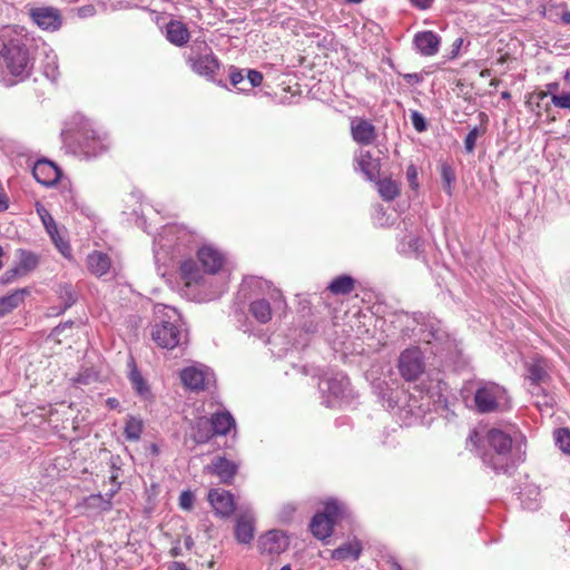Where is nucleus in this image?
I'll return each instance as SVG.
<instances>
[{
    "instance_id": "f257e3e1",
    "label": "nucleus",
    "mask_w": 570,
    "mask_h": 570,
    "mask_svg": "<svg viewBox=\"0 0 570 570\" xmlns=\"http://www.w3.org/2000/svg\"><path fill=\"white\" fill-rule=\"evenodd\" d=\"M483 464L497 474H510L525 461L527 440L522 434L511 436L500 429H490L483 438L470 436Z\"/></svg>"
},
{
    "instance_id": "f03ea898",
    "label": "nucleus",
    "mask_w": 570,
    "mask_h": 570,
    "mask_svg": "<svg viewBox=\"0 0 570 570\" xmlns=\"http://www.w3.org/2000/svg\"><path fill=\"white\" fill-rule=\"evenodd\" d=\"M31 39L21 32L9 30L2 36L0 57L10 75L23 80L28 78L33 68L29 43Z\"/></svg>"
},
{
    "instance_id": "7ed1b4c3",
    "label": "nucleus",
    "mask_w": 570,
    "mask_h": 570,
    "mask_svg": "<svg viewBox=\"0 0 570 570\" xmlns=\"http://www.w3.org/2000/svg\"><path fill=\"white\" fill-rule=\"evenodd\" d=\"M155 315L151 338L159 347L173 350L187 343V330L176 308L161 306Z\"/></svg>"
},
{
    "instance_id": "20e7f679",
    "label": "nucleus",
    "mask_w": 570,
    "mask_h": 570,
    "mask_svg": "<svg viewBox=\"0 0 570 570\" xmlns=\"http://www.w3.org/2000/svg\"><path fill=\"white\" fill-rule=\"evenodd\" d=\"M186 63L198 76L214 81L220 68V61L212 47L202 38H196L184 55Z\"/></svg>"
},
{
    "instance_id": "39448f33",
    "label": "nucleus",
    "mask_w": 570,
    "mask_h": 570,
    "mask_svg": "<svg viewBox=\"0 0 570 570\" xmlns=\"http://www.w3.org/2000/svg\"><path fill=\"white\" fill-rule=\"evenodd\" d=\"M474 391V406L478 413L503 412L510 409V396L504 386L492 381H478Z\"/></svg>"
},
{
    "instance_id": "423d86ee",
    "label": "nucleus",
    "mask_w": 570,
    "mask_h": 570,
    "mask_svg": "<svg viewBox=\"0 0 570 570\" xmlns=\"http://www.w3.org/2000/svg\"><path fill=\"white\" fill-rule=\"evenodd\" d=\"M320 389L322 393H327L324 403L328 407L350 403L354 397L350 380L343 373H336L332 377L322 381Z\"/></svg>"
},
{
    "instance_id": "0eeeda50",
    "label": "nucleus",
    "mask_w": 570,
    "mask_h": 570,
    "mask_svg": "<svg viewBox=\"0 0 570 570\" xmlns=\"http://www.w3.org/2000/svg\"><path fill=\"white\" fill-rule=\"evenodd\" d=\"M399 371L406 381H415L424 371L423 354L419 348H407L399 357Z\"/></svg>"
},
{
    "instance_id": "6e6552de",
    "label": "nucleus",
    "mask_w": 570,
    "mask_h": 570,
    "mask_svg": "<svg viewBox=\"0 0 570 570\" xmlns=\"http://www.w3.org/2000/svg\"><path fill=\"white\" fill-rule=\"evenodd\" d=\"M180 380L190 391H204L214 382V374L206 366H188L180 372Z\"/></svg>"
},
{
    "instance_id": "1a4fd4ad",
    "label": "nucleus",
    "mask_w": 570,
    "mask_h": 570,
    "mask_svg": "<svg viewBox=\"0 0 570 570\" xmlns=\"http://www.w3.org/2000/svg\"><path fill=\"white\" fill-rule=\"evenodd\" d=\"M31 21L42 30L56 31L62 24L60 11L53 7H33L28 10Z\"/></svg>"
},
{
    "instance_id": "9d476101",
    "label": "nucleus",
    "mask_w": 570,
    "mask_h": 570,
    "mask_svg": "<svg viewBox=\"0 0 570 570\" xmlns=\"http://www.w3.org/2000/svg\"><path fill=\"white\" fill-rule=\"evenodd\" d=\"M239 464L237 462L218 455L204 468V471L208 474L216 475L222 483L230 484L237 474Z\"/></svg>"
},
{
    "instance_id": "9b49d317",
    "label": "nucleus",
    "mask_w": 570,
    "mask_h": 570,
    "mask_svg": "<svg viewBox=\"0 0 570 570\" xmlns=\"http://www.w3.org/2000/svg\"><path fill=\"white\" fill-rule=\"evenodd\" d=\"M287 535L281 530H269L258 539L261 553L281 554L288 548Z\"/></svg>"
},
{
    "instance_id": "f8f14e48",
    "label": "nucleus",
    "mask_w": 570,
    "mask_h": 570,
    "mask_svg": "<svg viewBox=\"0 0 570 570\" xmlns=\"http://www.w3.org/2000/svg\"><path fill=\"white\" fill-rule=\"evenodd\" d=\"M197 258L203 271L207 274L218 273L225 263L224 254L210 245L200 247L197 252Z\"/></svg>"
},
{
    "instance_id": "ddd939ff",
    "label": "nucleus",
    "mask_w": 570,
    "mask_h": 570,
    "mask_svg": "<svg viewBox=\"0 0 570 570\" xmlns=\"http://www.w3.org/2000/svg\"><path fill=\"white\" fill-rule=\"evenodd\" d=\"M208 501L215 512L224 518L230 517L236 509L234 495L226 490L212 489L208 492Z\"/></svg>"
},
{
    "instance_id": "4468645a",
    "label": "nucleus",
    "mask_w": 570,
    "mask_h": 570,
    "mask_svg": "<svg viewBox=\"0 0 570 570\" xmlns=\"http://www.w3.org/2000/svg\"><path fill=\"white\" fill-rule=\"evenodd\" d=\"M35 179L43 186H53L61 177L60 168L52 161L40 159L32 168Z\"/></svg>"
},
{
    "instance_id": "2eb2a0df",
    "label": "nucleus",
    "mask_w": 570,
    "mask_h": 570,
    "mask_svg": "<svg viewBox=\"0 0 570 570\" xmlns=\"http://www.w3.org/2000/svg\"><path fill=\"white\" fill-rule=\"evenodd\" d=\"M351 135L355 142L368 146L376 139L375 126L363 118H353L351 120Z\"/></svg>"
},
{
    "instance_id": "dca6fc26",
    "label": "nucleus",
    "mask_w": 570,
    "mask_h": 570,
    "mask_svg": "<svg viewBox=\"0 0 570 570\" xmlns=\"http://www.w3.org/2000/svg\"><path fill=\"white\" fill-rule=\"evenodd\" d=\"M441 38L435 32L420 31L413 38V45L422 56L431 57L438 53Z\"/></svg>"
},
{
    "instance_id": "f3484780",
    "label": "nucleus",
    "mask_w": 570,
    "mask_h": 570,
    "mask_svg": "<svg viewBox=\"0 0 570 570\" xmlns=\"http://www.w3.org/2000/svg\"><path fill=\"white\" fill-rule=\"evenodd\" d=\"M356 169L362 171L367 180L375 181L380 175L381 160L373 157L370 151H360L355 156Z\"/></svg>"
},
{
    "instance_id": "a211bd4d",
    "label": "nucleus",
    "mask_w": 570,
    "mask_h": 570,
    "mask_svg": "<svg viewBox=\"0 0 570 570\" xmlns=\"http://www.w3.org/2000/svg\"><path fill=\"white\" fill-rule=\"evenodd\" d=\"M165 37L171 45L184 47L190 39V32L184 22L171 19L165 26Z\"/></svg>"
},
{
    "instance_id": "6ab92c4d",
    "label": "nucleus",
    "mask_w": 570,
    "mask_h": 570,
    "mask_svg": "<svg viewBox=\"0 0 570 570\" xmlns=\"http://www.w3.org/2000/svg\"><path fill=\"white\" fill-rule=\"evenodd\" d=\"M87 267L92 275L102 277L109 273L111 259L106 253L95 250L87 256Z\"/></svg>"
},
{
    "instance_id": "aec40b11",
    "label": "nucleus",
    "mask_w": 570,
    "mask_h": 570,
    "mask_svg": "<svg viewBox=\"0 0 570 570\" xmlns=\"http://www.w3.org/2000/svg\"><path fill=\"white\" fill-rule=\"evenodd\" d=\"M212 424V431L215 435H226L232 429H235L236 422L233 415L227 411H218L208 417Z\"/></svg>"
},
{
    "instance_id": "412c9836",
    "label": "nucleus",
    "mask_w": 570,
    "mask_h": 570,
    "mask_svg": "<svg viewBox=\"0 0 570 570\" xmlns=\"http://www.w3.org/2000/svg\"><path fill=\"white\" fill-rule=\"evenodd\" d=\"M254 519L250 514L245 513L237 518L235 525V538L237 542L247 544L254 538Z\"/></svg>"
},
{
    "instance_id": "4be33fe9",
    "label": "nucleus",
    "mask_w": 570,
    "mask_h": 570,
    "mask_svg": "<svg viewBox=\"0 0 570 570\" xmlns=\"http://www.w3.org/2000/svg\"><path fill=\"white\" fill-rule=\"evenodd\" d=\"M214 436L208 417H197L190 428V438L197 444H205Z\"/></svg>"
},
{
    "instance_id": "5701e85b",
    "label": "nucleus",
    "mask_w": 570,
    "mask_h": 570,
    "mask_svg": "<svg viewBox=\"0 0 570 570\" xmlns=\"http://www.w3.org/2000/svg\"><path fill=\"white\" fill-rule=\"evenodd\" d=\"M56 292L58 294L59 299L62 302V307H52L51 314L60 315L77 302L78 293L76 292L73 286L68 283L59 284Z\"/></svg>"
},
{
    "instance_id": "b1692460",
    "label": "nucleus",
    "mask_w": 570,
    "mask_h": 570,
    "mask_svg": "<svg viewBox=\"0 0 570 570\" xmlns=\"http://www.w3.org/2000/svg\"><path fill=\"white\" fill-rule=\"evenodd\" d=\"M30 294L28 287L16 289L9 295L0 297V318L16 309Z\"/></svg>"
},
{
    "instance_id": "393cba45",
    "label": "nucleus",
    "mask_w": 570,
    "mask_h": 570,
    "mask_svg": "<svg viewBox=\"0 0 570 570\" xmlns=\"http://www.w3.org/2000/svg\"><path fill=\"white\" fill-rule=\"evenodd\" d=\"M362 552V544L358 540H353L343 543L332 551V559L334 560H357Z\"/></svg>"
},
{
    "instance_id": "a878e982",
    "label": "nucleus",
    "mask_w": 570,
    "mask_h": 570,
    "mask_svg": "<svg viewBox=\"0 0 570 570\" xmlns=\"http://www.w3.org/2000/svg\"><path fill=\"white\" fill-rule=\"evenodd\" d=\"M333 523L326 519L325 514L316 513L309 523V529L313 535L320 540H325L331 537L333 532Z\"/></svg>"
},
{
    "instance_id": "bb28decb",
    "label": "nucleus",
    "mask_w": 570,
    "mask_h": 570,
    "mask_svg": "<svg viewBox=\"0 0 570 570\" xmlns=\"http://www.w3.org/2000/svg\"><path fill=\"white\" fill-rule=\"evenodd\" d=\"M80 148L87 158H91L100 155L107 147L94 132L91 135L86 132L80 141Z\"/></svg>"
},
{
    "instance_id": "cd10ccee",
    "label": "nucleus",
    "mask_w": 570,
    "mask_h": 570,
    "mask_svg": "<svg viewBox=\"0 0 570 570\" xmlns=\"http://www.w3.org/2000/svg\"><path fill=\"white\" fill-rule=\"evenodd\" d=\"M249 312L253 315V317L262 324H266L272 318L271 304L265 298L252 302L249 305Z\"/></svg>"
},
{
    "instance_id": "c85d7f7f",
    "label": "nucleus",
    "mask_w": 570,
    "mask_h": 570,
    "mask_svg": "<svg viewBox=\"0 0 570 570\" xmlns=\"http://www.w3.org/2000/svg\"><path fill=\"white\" fill-rule=\"evenodd\" d=\"M355 286V281L353 277L348 275H341L336 278H334L330 285L328 289L331 293L335 295H347L353 292Z\"/></svg>"
},
{
    "instance_id": "c756f323",
    "label": "nucleus",
    "mask_w": 570,
    "mask_h": 570,
    "mask_svg": "<svg viewBox=\"0 0 570 570\" xmlns=\"http://www.w3.org/2000/svg\"><path fill=\"white\" fill-rule=\"evenodd\" d=\"M179 271L183 279H185L188 285L198 283L202 279L200 269L193 259L181 262Z\"/></svg>"
},
{
    "instance_id": "7c9ffc66",
    "label": "nucleus",
    "mask_w": 570,
    "mask_h": 570,
    "mask_svg": "<svg viewBox=\"0 0 570 570\" xmlns=\"http://www.w3.org/2000/svg\"><path fill=\"white\" fill-rule=\"evenodd\" d=\"M144 430L142 420L134 415H129L125 423L124 434L128 441H138Z\"/></svg>"
},
{
    "instance_id": "2f4dec72",
    "label": "nucleus",
    "mask_w": 570,
    "mask_h": 570,
    "mask_svg": "<svg viewBox=\"0 0 570 570\" xmlns=\"http://www.w3.org/2000/svg\"><path fill=\"white\" fill-rule=\"evenodd\" d=\"M118 489L119 484L115 490H111L109 493H107L108 498H105L101 494H91L86 499L87 505L90 508L98 509L100 511H109L111 509V499L118 491Z\"/></svg>"
},
{
    "instance_id": "473e14b6",
    "label": "nucleus",
    "mask_w": 570,
    "mask_h": 570,
    "mask_svg": "<svg viewBox=\"0 0 570 570\" xmlns=\"http://www.w3.org/2000/svg\"><path fill=\"white\" fill-rule=\"evenodd\" d=\"M379 193L384 200L391 202L400 195V188L396 181L384 178L377 180Z\"/></svg>"
},
{
    "instance_id": "72a5a7b5",
    "label": "nucleus",
    "mask_w": 570,
    "mask_h": 570,
    "mask_svg": "<svg viewBox=\"0 0 570 570\" xmlns=\"http://www.w3.org/2000/svg\"><path fill=\"white\" fill-rule=\"evenodd\" d=\"M129 379L134 390L139 396H141L145 400L151 396L148 384L146 383L142 375L136 368L130 372Z\"/></svg>"
},
{
    "instance_id": "f704fd0d",
    "label": "nucleus",
    "mask_w": 570,
    "mask_h": 570,
    "mask_svg": "<svg viewBox=\"0 0 570 570\" xmlns=\"http://www.w3.org/2000/svg\"><path fill=\"white\" fill-rule=\"evenodd\" d=\"M527 379L530 383H546L549 374L540 362H534L528 366Z\"/></svg>"
},
{
    "instance_id": "c9c22d12",
    "label": "nucleus",
    "mask_w": 570,
    "mask_h": 570,
    "mask_svg": "<svg viewBox=\"0 0 570 570\" xmlns=\"http://www.w3.org/2000/svg\"><path fill=\"white\" fill-rule=\"evenodd\" d=\"M38 265V258L35 254L20 249L18 267L26 275Z\"/></svg>"
},
{
    "instance_id": "e433bc0d",
    "label": "nucleus",
    "mask_w": 570,
    "mask_h": 570,
    "mask_svg": "<svg viewBox=\"0 0 570 570\" xmlns=\"http://www.w3.org/2000/svg\"><path fill=\"white\" fill-rule=\"evenodd\" d=\"M484 132H485V127L482 125L474 126L472 129H470V131L468 132V135L464 138L465 153L472 154L474 151L476 139L480 136L484 135Z\"/></svg>"
},
{
    "instance_id": "4c0bfd02",
    "label": "nucleus",
    "mask_w": 570,
    "mask_h": 570,
    "mask_svg": "<svg viewBox=\"0 0 570 570\" xmlns=\"http://www.w3.org/2000/svg\"><path fill=\"white\" fill-rule=\"evenodd\" d=\"M36 212L41 218V222L43 226L46 227V230L48 234H52L53 232H57V224L53 219V217L50 215V213L47 210V208L40 204H36Z\"/></svg>"
},
{
    "instance_id": "58836bf2",
    "label": "nucleus",
    "mask_w": 570,
    "mask_h": 570,
    "mask_svg": "<svg viewBox=\"0 0 570 570\" xmlns=\"http://www.w3.org/2000/svg\"><path fill=\"white\" fill-rule=\"evenodd\" d=\"M557 446L567 454H570V430L561 428L554 431Z\"/></svg>"
},
{
    "instance_id": "ea45409f",
    "label": "nucleus",
    "mask_w": 570,
    "mask_h": 570,
    "mask_svg": "<svg viewBox=\"0 0 570 570\" xmlns=\"http://www.w3.org/2000/svg\"><path fill=\"white\" fill-rule=\"evenodd\" d=\"M441 179L443 183V189L448 195H452V184L455 181V173L453 168L448 164L441 165Z\"/></svg>"
},
{
    "instance_id": "a19ab883",
    "label": "nucleus",
    "mask_w": 570,
    "mask_h": 570,
    "mask_svg": "<svg viewBox=\"0 0 570 570\" xmlns=\"http://www.w3.org/2000/svg\"><path fill=\"white\" fill-rule=\"evenodd\" d=\"M342 512V507L338 504V502L335 500H330L325 503L324 511L320 512V514H325L326 519L335 524Z\"/></svg>"
},
{
    "instance_id": "79ce46f5",
    "label": "nucleus",
    "mask_w": 570,
    "mask_h": 570,
    "mask_svg": "<svg viewBox=\"0 0 570 570\" xmlns=\"http://www.w3.org/2000/svg\"><path fill=\"white\" fill-rule=\"evenodd\" d=\"M542 384L543 383H530L529 391L534 396L542 395L544 397L543 405L552 406L553 399H552V396H550L546 393V390L543 389Z\"/></svg>"
},
{
    "instance_id": "37998d69",
    "label": "nucleus",
    "mask_w": 570,
    "mask_h": 570,
    "mask_svg": "<svg viewBox=\"0 0 570 570\" xmlns=\"http://www.w3.org/2000/svg\"><path fill=\"white\" fill-rule=\"evenodd\" d=\"M420 246V238L415 235H409L405 237V242L402 243L401 250L404 253H417Z\"/></svg>"
},
{
    "instance_id": "c03bdc74",
    "label": "nucleus",
    "mask_w": 570,
    "mask_h": 570,
    "mask_svg": "<svg viewBox=\"0 0 570 570\" xmlns=\"http://www.w3.org/2000/svg\"><path fill=\"white\" fill-rule=\"evenodd\" d=\"M411 122L415 130L419 132H423L428 129V124L424 116L416 110L411 112Z\"/></svg>"
},
{
    "instance_id": "a18cd8bd",
    "label": "nucleus",
    "mask_w": 570,
    "mask_h": 570,
    "mask_svg": "<svg viewBox=\"0 0 570 570\" xmlns=\"http://www.w3.org/2000/svg\"><path fill=\"white\" fill-rule=\"evenodd\" d=\"M552 104L560 109H570V92L553 94Z\"/></svg>"
},
{
    "instance_id": "49530a36",
    "label": "nucleus",
    "mask_w": 570,
    "mask_h": 570,
    "mask_svg": "<svg viewBox=\"0 0 570 570\" xmlns=\"http://www.w3.org/2000/svg\"><path fill=\"white\" fill-rule=\"evenodd\" d=\"M296 509L297 508L294 503L284 504L279 511V520L284 523L291 522L296 512Z\"/></svg>"
},
{
    "instance_id": "de8ad7c7",
    "label": "nucleus",
    "mask_w": 570,
    "mask_h": 570,
    "mask_svg": "<svg viewBox=\"0 0 570 570\" xmlns=\"http://www.w3.org/2000/svg\"><path fill=\"white\" fill-rule=\"evenodd\" d=\"M195 495L191 491H183L179 495V507L184 510H190L194 505Z\"/></svg>"
},
{
    "instance_id": "09e8293b",
    "label": "nucleus",
    "mask_w": 570,
    "mask_h": 570,
    "mask_svg": "<svg viewBox=\"0 0 570 570\" xmlns=\"http://www.w3.org/2000/svg\"><path fill=\"white\" fill-rule=\"evenodd\" d=\"M24 274L21 272V269L16 265L14 267L9 268L1 277L0 282L2 284H9L12 283L14 279H17L20 276H23Z\"/></svg>"
},
{
    "instance_id": "8fccbe9b",
    "label": "nucleus",
    "mask_w": 570,
    "mask_h": 570,
    "mask_svg": "<svg viewBox=\"0 0 570 570\" xmlns=\"http://www.w3.org/2000/svg\"><path fill=\"white\" fill-rule=\"evenodd\" d=\"M247 79H248L249 86L252 88L258 87L263 82V75L258 70L249 69V70H247Z\"/></svg>"
},
{
    "instance_id": "3c124183",
    "label": "nucleus",
    "mask_w": 570,
    "mask_h": 570,
    "mask_svg": "<svg viewBox=\"0 0 570 570\" xmlns=\"http://www.w3.org/2000/svg\"><path fill=\"white\" fill-rule=\"evenodd\" d=\"M229 70H230L229 79H230L232 85L234 87H238V85H240L245 79L242 70L237 69L234 66H230Z\"/></svg>"
},
{
    "instance_id": "603ef678",
    "label": "nucleus",
    "mask_w": 570,
    "mask_h": 570,
    "mask_svg": "<svg viewBox=\"0 0 570 570\" xmlns=\"http://www.w3.org/2000/svg\"><path fill=\"white\" fill-rule=\"evenodd\" d=\"M406 178H407V181H409L410 186L413 189L417 188V186H419V184H417V170H416V167L414 165L407 166V168H406Z\"/></svg>"
},
{
    "instance_id": "864d4df0",
    "label": "nucleus",
    "mask_w": 570,
    "mask_h": 570,
    "mask_svg": "<svg viewBox=\"0 0 570 570\" xmlns=\"http://www.w3.org/2000/svg\"><path fill=\"white\" fill-rule=\"evenodd\" d=\"M43 73L47 78H49L50 80H56L59 76V72H58V67L56 65V62H48L45 68H43Z\"/></svg>"
},
{
    "instance_id": "5fc2aeb1",
    "label": "nucleus",
    "mask_w": 570,
    "mask_h": 570,
    "mask_svg": "<svg viewBox=\"0 0 570 570\" xmlns=\"http://www.w3.org/2000/svg\"><path fill=\"white\" fill-rule=\"evenodd\" d=\"M49 235L61 253L65 254V249H69V245L60 237L58 230Z\"/></svg>"
},
{
    "instance_id": "6e6d98bb",
    "label": "nucleus",
    "mask_w": 570,
    "mask_h": 570,
    "mask_svg": "<svg viewBox=\"0 0 570 570\" xmlns=\"http://www.w3.org/2000/svg\"><path fill=\"white\" fill-rule=\"evenodd\" d=\"M49 235L61 253L65 254V249H69V245L60 237L58 230Z\"/></svg>"
},
{
    "instance_id": "4d7b16f0",
    "label": "nucleus",
    "mask_w": 570,
    "mask_h": 570,
    "mask_svg": "<svg viewBox=\"0 0 570 570\" xmlns=\"http://www.w3.org/2000/svg\"><path fill=\"white\" fill-rule=\"evenodd\" d=\"M410 3L419 10H428L432 7L434 0H409Z\"/></svg>"
},
{
    "instance_id": "13d9d810",
    "label": "nucleus",
    "mask_w": 570,
    "mask_h": 570,
    "mask_svg": "<svg viewBox=\"0 0 570 570\" xmlns=\"http://www.w3.org/2000/svg\"><path fill=\"white\" fill-rule=\"evenodd\" d=\"M403 79L406 80L410 85H416L423 81V77L420 73L413 72V73H403Z\"/></svg>"
},
{
    "instance_id": "bf43d9fd",
    "label": "nucleus",
    "mask_w": 570,
    "mask_h": 570,
    "mask_svg": "<svg viewBox=\"0 0 570 570\" xmlns=\"http://www.w3.org/2000/svg\"><path fill=\"white\" fill-rule=\"evenodd\" d=\"M75 322L73 321H67L65 323H61L59 325H57L53 330H52V333L51 335H55V336H59L62 334V332L66 330V328H71L73 326Z\"/></svg>"
},
{
    "instance_id": "052dcab7",
    "label": "nucleus",
    "mask_w": 570,
    "mask_h": 570,
    "mask_svg": "<svg viewBox=\"0 0 570 570\" xmlns=\"http://www.w3.org/2000/svg\"><path fill=\"white\" fill-rule=\"evenodd\" d=\"M94 380L90 373H81L75 379V383L87 385Z\"/></svg>"
},
{
    "instance_id": "680f3d73",
    "label": "nucleus",
    "mask_w": 570,
    "mask_h": 570,
    "mask_svg": "<svg viewBox=\"0 0 570 570\" xmlns=\"http://www.w3.org/2000/svg\"><path fill=\"white\" fill-rule=\"evenodd\" d=\"M547 97H549V92H547L546 90H541V91L531 94L530 99L535 98L538 100L537 105L540 107Z\"/></svg>"
},
{
    "instance_id": "e2e57ef3",
    "label": "nucleus",
    "mask_w": 570,
    "mask_h": 570,
    "mask_svg": "<svg viewBox=\"0 0 570 570\" xmlns=\"http://www.w3.org/2000/svg\"><path fill=\"white\" fill-rule=\"evenodd\" d=\"M462 43H463V39H462V38H458V39H455V41L453 42V46H452V47H453V49H452V52H451V57H450V58H452V59H453V58H455V57H456V55H458V52H459V50H460V48H461Z\"/></svg>"
},
{
    "instance_id": "0e129e2a",
    "label": "nucleus",
    "mask_w": 570,
    "mask_h": 570,
    "mask_svg": "<svg viewBox=\"0 0 570 570\" xmlns=\"http://www.w3.org/2000/svg\"><path fill=\"white\" fill-rule=\"evenodd\" d=\"M546 88H547L546 91L549 92V96L552 98L553 94H558L557 91L559 89V83L558 82H549V83H547Z\"/></svg>"
},
{
    "instance_id": "69168bd1",
    "label": "nucleus",
    "mask_w": 570,
    "mask_h": 570,
    "mask_svg": "<svg viewBox=\"0 0 570 570\" xmlns=\"http://www.w3.org/2000/svg\"><path fill=\"white\" fill-rule=\"evenodd\" d=\"M8 197L6 194L0 191V212H3L8 208Z\"/></svg>"
},
{
    "instance_id": "338daca9",
    "label": "nucleus",
    "mask_w": 570,
    "mask_h": 570,
    "mask_svg": "<svg viewBox=\"0 0 570 570\" xmlns=\"http://www.w3.org/2000/svg\"><path fill=\"white\" fill-rule=\"evenodd\" d=\"M106 404L109 409H116L119 406V401L115 397H108Z\"/></svg>"
},
{
    "instance_id": "774afa93",
    "label": "nucleus",
    "mask_w": 570,
    "mask_h": 570,
    "mask_svg": "<svg viewBox=\"0 0 570 570\" xmlns=\"http://www.w3.org/2000/svg\"><path fill=\"white\" fill-rule=\"evenodd\" d=\"M170 570H188V568L183 562H173L170 566Z\"/></svg>"
}]
</instances>
